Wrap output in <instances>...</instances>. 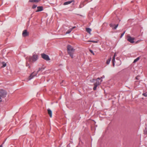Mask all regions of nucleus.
Returning a JSON list of instances; mask_svg holds the SVG:
<instances>
[{"label":"nucleus","mask_w":147,"mask_h":147,"mask_svg":"<svg viewBox=\"0 0 147 147\" xmlns=\"http://www.w3.org/2000/svg\"><path fill=\"white\" fill-rule=\"evenodd\" d=\"M100 79L101 78H98L96 80L92 79V80H91L92 82H94V86L93 88L94 90H96V88L97 86L100 85L101 82L102 81V80H100Z\"/></svg>","instance_id":"f257e3e1"},{"label":"nucleus","mask_w":147,"mask_h":147,"mask_svg":"<svg viewBox=\"0 0 147 147\" xmlns=\"http://www.w3.org/2000/svg\"><path fill=\"white\" fill-rule=\"evenodd\" d=\"M67 51L68 54L73 58V54L75 51V49L70 45H68L67 47Z\"/></svg>","instance_id":"f03ea898"},{"label":"nucleus","mask_w":147,"mask_h":147,"mask_svg":"<svg viewBox=\"0 0 147 147\" xmlns=\"http://www.w3.org/2000/svg\"><path fill=\"white\" fill-rule=\"evenodd\" d=\"M26 59L27 60H29L30 61L35 62L38 59V56L37 54L34 53L32 57H27Z\"/></svg>","instance_id":"7ed1b4c3"},{"label":"nucleus","mask_w":147,"mask_h":147,"mask_svg":"<svg viewBox=\"0 0 147 147\" xmlns=\"http://www.w3.org/2000/svg\"><path fill=\"white\" fill-rule=\"evenodd\" d=\"M43 69L42 68H39L38 69V71L36 72H35V71L34 72L32 73L30 76L28 77V78L26 80V81H28L33 79L34 77L36 76L38 74V73L39 71L42 70H42Z\"/></svg>","instance_id":"20e7f679"},{"label":"nucleus","mask_w":147,"mask_h":147,"mask_svg":"<svg viewBox=\"0 0 147 147\" xmlns=\"http://www.w3.org/2000/svg\"><path fill=\"white\" fill-rule=\"evenodd\" d=\"M7 94V92L6 91L3 89L0 90V100L1 99V98H4L5 97Z\"/></svg>","instance_id":"39448f33"},{"label":"nucleus","mask_w":147,"mask_h":147,"mask_svg":"<svg viewBox=\"0 0 147 147\" xmlns=\"http://www.w3.org/2000/svg\"><path fill=\"white\" fill-rule=\"evenodd\" d=\"M135 38L131 36L129 34H128L127 36V40L131 43H133L134 42V40Z\"/></svg>","instance_id":"423d86ee"},{"label":"nucleus","mask_w":147,"mask_h":147,"mask_svg":"<svg viewBox=\"0 0 147 147\" xmlns=\"http://www.w3.org/2000/svg\"><path fill=\"white\" fill-rule=\"evenodd\" d=\"M41 56L43 59L47 61H49L50 59L48 55L44 53L41 54Z\"/></svg>","instance_id":"0eeeda50"},{"label":"nucleus","mask_w":147,"mask_h":147,"mask_svg":"<svg viewBox=\"0 0 147 147\" xmlns=\"http://www.w3.org/2000/svg\"><path fill=\"white\" fill-rule=\"evenodd\" d=\"M22 35L23 37H26L28 36L29 33L27 32L26 30H25L23 31Z\"/></svg>","instance_id":"6e6552de"},{"label":"nucleus","mask_w":147,"mask_h":147,"mask_svg":"<svg viewBox=\"0 0 147 147\" xmlns=\"http://www.w3.org/2000/svg\"><path fill=\"white\" fill-rule=\"evenodd\" d=\"M37 10L36 11V12L40 11L43 10V7L42 6H38L37 7Z\"/></svg>","instance_id":"1a4fd4ad"},{"label":"nucleus","mask_w":147,"mask_h":147,"mask_svg":"<svg viewBox=\"0 0 147 147\" xmlns=\"http://www.w3.org/2000/svg\"><path fill=\"white\" fill-rule=\"evenodd\" d=\"M72 2H74V0H72V1H67V2H64L63 3V5H68V4H69L71 3Z\"/></svg>","instance_id":"9d476101"},{"label":"nucleus","mask_w":147,"mask_h":147,"mask_svg":"<svg viewBox=\"0 0 147 147\" xmlns=\"http://www.w3.org/2000/svg\"><path fill=\"white\" fill-rule=\"evenodd\" d=\"M48 113L50 117H52V113L50 109H47Z\"/></svg>","instance_id":"9b49d317"},{"label":"nucleus","mask_w":147,"mask_h":147,"mask_svg":"<svg viewBox=\"0 0 147 147\" xmlns=\"http://www.w3.org/2000/svg\"><path fill=\"white\" fill-rule=\"evenodd\" d=\"M116 54L115 53L114 56L113 57V59L112 60V62L113 65V66H114L115 65V57Z\"/></svg>","instance_id":"f8f14e48"},{"label":"nucleus","mask_w":147,"mask_h":147,"mask_svg":"<svg viewBox=\"0 0 147 147\" xmlns=\"http://www.w3.org/2000/svg\"><path fill=\"white\" fill-rule=\"evenodd\" d=\"M86 30L87 32L90 34H91L90 32L91 31V29L90 28H86Z\"/></svg>","instance_id":"ddd939ff"},{"label":"nucleus","mask_w":147,"mask_h":147,"mask_svg":"<svg viewBox=\"0 0 147 147\" xmlns=\"http://www.w3.org/2000/svg\"><path fill=\"white\" fill-rule=\"evenodd\" d=\"M40 0H29V1L30 2H38Z\"/></svg>","instance_id":"4468645a"},{"label":"nucleus","mask_w":147,"mask_h":147,"mask_svg":"<svg viewBox=\"0 0 147 147\" xmlns=\"http://www.w3.org/2000/svg\"><path fill=\"white\" fill-rule=\"evenodd\" d=\"M98 40L94 41V40H89L87 41V42H92L93 43H98Z\"/></svg>","instance_id":"2eb2a0df"},{"label":"nucleus","mask_w":147,"mask_h":147,"mask_svg":"<svg viewBox=\"0 0 147 147\" xmlns=\"http://www.w3.org/2000/svg\"><path fill=\"white\" fill-rule=\"evenodd\" d=\"M111 60V57H110L108 60H107L106 63L107 64H109Z\"/></svg>","instance_id":"dca6fc26"},{"label":"nucleus","mask_w":147,"mask_h":147,"mask_svg":"<svg viewBox=\"0 0 147 147\" xmlns=\"http://www.w3.org/2000/svg\"><path fill=\"white\" fill-rule=\"evenodd\" d=\"M72 30H71L70 29H69L67 31L65 34H69L71 32Z\"/></svg>","instance_id":"f3484780"},{"label":"nucleus","mask_w":147,"mask_h":147,"mask_svg":"<svg viewBox=\"0 0 147 147\" xmlns=\"http://www.w3.org/2000/svg\"><path fill=\"white\" fill-rule=\"evenodd\" d=\"M2 64H3V65L1 67H4L6 66V64L4 62H2Z\"/></svg>","instance_id":"a211bd4d"},{"label":"nucleus","mask_w":147,"mask_h":147,"mask_svg":"<svg viewBox=\"0 0 147 147\" xmlns=\"http://www.w3.org/2000/svg\"><path fill=\"white\" fill-rule=\"evenodd\" d=\"M140 59V58L139 57H137L134 60L133 62L134 63L136 62Z\"/></svg>","instance_id":"6ab92c4d"},{"label":"nucleus","mask_w":147,"mask_h":147,"mask_svg":"<svg viewBox=\"0 0 147 147\" xmlns=\"http://www.w3.org/2000/svg\"><path fill=\"white\" fill-rule=\"evenodd\" d=\"M118 24H116V25L115 24L114 27L113 28V29H114V30H116L117 29V27H118Z\"/></svg>","instance_id":"aec40b11"},{"label":"nucleus","mask_w":147,"mask_h":147,"mask_svg":"<svg viewBox=\"0 0 147 147\" xmlns=\"http://www.w3.org/2000/svg\"><path fill=\"white\" fill-rule=\"evenodd\" d=\"M109 25L110 26L112 27L113 29V28L114 27L115 24L111 23Z\"/></svg>","instance_id":"412c9836"},{"label":"nucleus","mask_w":147,"mask_h":147,"mask_svg":"<svg viewBox=\"0 0 147 147\" xmlns=\"http://www.w3.org/2000/svg\"><path fill=\"white\" fill-rule=\"evenodd\" d=\"M144 133L145 134H147V129L146 128L144 131Z\"/></svg>","instance_id":"4be33fe9"},{"label":"nucleus","mask_w":147,"mask_h":147,"mask_svg":"<svg viewBox=\"0 0 147 147\" xmlns=\"http://www.w3.org/2000/svg\"><path fill=\"white\" fill-rule=\"evenodd\" d=\"M125 31L123 33L121 34V35L120 36V38H121L124 35V34L125 33Z\"/></svg>","instance_id":"5701e85b"},{"label":"nucleus","mask_w":147,"mask_h":147,"mask_svg":"<svg viewBox=\"0 0 147 147\" xmlns=\"http://www.w3.org/2000/svg\"><path fill=\"white\" fill-rule=\"evenodd\" d=\"M37 6L36 5H33L32 8L33 9H34L36 8L37 7Z\"/></svg>","instance_id":"b1692460"},{"label":"nucleus","mask_w":147,"mask_h":147,"mask_svg":"<svg viewBox=\"0 0 147 147\" xmlns=\"http://www.w3.org/2000/svg\"><path fill=\"white\" fill-rule=\"evenodd\" d=\"M142 95L146 97L147 96V94L146 93H143Z\"/></svg>","instance_id":"393cba45"},{"label":"nucleus","mask_w":147,"mask_h":147,"mask_svg":"<svg viewBox=\"0 0 147 147\" xmlns=\"http://www.w3.org/2000/svg\"><path fill=\"white\" fill-rule=\"evenodd\" d=\"M90 52L91 53H92V54H93V55H94V52H93V51L92 50H90Z\"/></svg>","instance_id":"a878e982"},{"label":"nucleus","mask_w":147,"mask_h":147,"mask_svg":"<svg viewBox=\"0 0 147 147\" xmlns=\"http://www.w3.org/2000/svg\"><path fill=\"white\" fill-rule=\"evenodd\" d=\"M104 78H105V76H103L100 78H101V79L100 80H102V79Z\"/></svg>","instance_id":"bb28decb"},{"label":"nucleus","mask_w":147,"mask_h":147,"mask_svg":"<svg viewBox=\"0 0 147 147\" xmlns=\"http://www.w3.org/2000/svg\"><path fill=\"white\" fill-rule=\"evenodd\" d=\"M75 28H76V26H74V27H73L72 28H70V29H71V30L72 31V30H73Z\"/></svg>","instance_id":"cd10ccee"},{"label":"nucleus","mask_w":147,"mask_h":147,"mask_svg":"<svg viewBox=\"0 0 147 147\" xmlns=\"http://www.w3.org/2000/svg\"><path fill=\"white\" fill-rule=\"evenodd\" d=\"M82 7V5H81H81H80V6H79V7H80V8H81Z\"/></svg>","instance_id":"c85d7f7f"},{"label":"nucleus","mask_w":147,"mask_h":147,"mask_svg":"<svg viewBox=\"0 0 147 147\" xmlns=\"http://www.w3.org/2000/svg\"><path fill=\"white\" fill-rule=\"evenodd\" d=\"M29 65V64L28 63H26V66H28Z\"/></svg>","instance_id":"c756f323"},{"label":"nucleus","mask_w":147,"mask_h":147,"mask_svg":"<svg viewBox=\"0 0 147 147\" xmlns=\"http://www.w3.org/2000/svg\"><path fill=\"white\" fill-rule=\"evenodd\" d=\"M0 147H3L2 145H1L0 146Z\"/></svg>","instance_id":"7c9ffc66"},{"label":"nucleus","mask_w":147,"mask_h":147,"mask_svg":"<svg viewBox=\"0 0 147 147\" xmlns=\"http://www.w3.org/2000/svg\"><path fill=\"white\" fill-rule=\"evenodd\" d=\"M138 76H137V77H136V79H137V78H138Z\"/></svg>","instance_id":"2f4dec72"},{"label":"nucleus","mask_w":147,"mask_h":147,"mask_svg":"<svg viewBox=\"0 0 147 147\" xmlns=\"http://www.w3.org/2000/svg\"><path fill=\"white\" fill-rule=\"evenodd\" d=\"M73 5H74V3H73Z\"/></svg>","instance_id":"473e14b6"}]
</instances>
